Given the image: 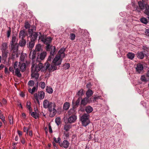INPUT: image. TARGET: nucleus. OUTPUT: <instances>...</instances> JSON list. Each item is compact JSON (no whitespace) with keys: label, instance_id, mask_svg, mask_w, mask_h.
<instances>
[{"label":"nucleus","instance_id":"4","mask_svg":"<svg viewBox=\"0 0 149 149\" xmlns=\"http://www.w3.org/2000/svg\"><path fill=\"white\" fill-rule=\"evenodd\" d=\"M17 40L16 39V36L14 35L13 36L9 47H10L11 50H12L14 52H17L18 49V45L17 43Z\"/></svg>","mask_w":149,"mask_h":149},{"label":"nucleus","instance_id":"2","mask_svg":"<svg viewBox=\"0 0 149 149\" xmlns=\"http://www.w3.org/2000/svg\"><path fill=\"white\" fill-rule=\"evenodd\" d=\"M18 64L17 61L15 62L14 65L13 67L15 70V74L18 77H20L21 76V74L20 72V70L21 72H24L26 67V64L24 63H22L19 62Z\"/></svg>","mask_w":149,"mask_h":149},{"label":"nucleus","instance_id":"26","mask_svg":"<svg viewBox=\"0 0 149 149\" xmlns=\"http://www.w3.org/2000/svg\"><path fill=\"white\" fill-rule=\"evenodd\" d=\"M84 94V92L82 89H80L77 93V95L79 97L82 96Z\"/></svg>","mask_w":149,"mask_h":149},{"label":"nucleus","instance_id":"47","mask_svg":"<svg viewBox=\"0 0 149 149\" xmlns=\"http://www.w3.org/2000/svg\"><path fill=\"white\" fill-rule=\"evenodd\" d=\"M70 39L73 40L75 39V35L74 34L71 33L70 35Z\"/></svg>","mask_w":149,"mask_h":149},{"label":"nucleus","instance_id":"54","mask_svg":"<svg viewBox=\"0 0 149 149\" xmlns=\"http://www.w3.org/2000/svg\"><path fill=\"white\" fill-rule=\"evenodd\" d=\"M5 73L6 74H9V73L8 69L7 68H5Z\"/></svg>","mask_w":149,"mask_h":149},{"label":"nucleus","instance_id":"61","mask_svg":"<svg viewBox=\"0 0 149 149\" xmlns=\"http://www.w3.org/2000/svg\"><path fill=\"white\" fill-rule=\"evenodd\" d=\"M47 45L46 47V49L47 50H48L50 48V46L49 44Z\"/></svg>","mask_w":149,"mask_h":149},{"label":"nucleus","instance_id":"34","mask_svg":"<svg viewBox=\"0 0 149 149\" xmlns=\"http://www.w3.org/2000/svg\"><path fill=\"white\" fill-rule=\"evenodd\" d=\"M31 115L35 119H37L38 117V114L36 112H32L31 113Z\"/></svg>","mask_w":149,"mask_h":149},{"label":"nucleus","instance_id":"55","mask_svg":"<svg viewBox=\"0 0 149 149\" xmlns=\"http://www.w3.org/2000/svg\"><path fill=\"white\" fill-rule=\"evenodd\" d=\"M79 102H80V99H79V98L78 99H77V100L76 101V103H75L76 105H77V106L79 104Z\"/></svg>","mask_w":149,"mask_h":149},{"label":"nucleus","instance_id":"22","mask_svg":"<svg viewBox=\"0 0 149 149\" xmlns=\"http://www.w3.org/2000/svg\"><path fill=\"white\" fill-rule=\"evenodd\" d=\"M1 51L7 49L6 43L4 42L2 43L1 47Z\"/></svg>","mask_w":149,"mask_h":149},{"label":"nucleus","instance_id":"18","mask_svg":"<svg viewBox=\"0 0 149 149\" xmlns=\"http://www.w3.org/2000/svg\"><path fill=\"white\" fill-rule=\"evenodd\" d=\"M38 36V34L36 32H34L31 36V41H34L37 38Z\"/></svg>","mask_w":149,"mask_h":149},{"label":"nucleus","instance_id":"39","mask_svg":"<svg viewBox=\"0 0 149 149\" xmlns=\"http://www.w3.org/2000/svg\"><path fill=\"white\" fill-rule=\"evenodd\" d=\"M39 85L42 89H44L45 87V84L44 82H41L40 83Z\"/></svg>","mask_w":149,"mask_h":149},{"label":"nucleus","instance_id":"64","mask_svg":"<svg viewBox=\"0 0 149 149\" xmlns=\"http://www.w3.org/2000/svg\"><path fill=\"white\" fill-rule=\"evenodd\" d=\"M18 133L20 136L22 135V133L21 131H18Z\"/></svg>","mask_w":149,"mask_h":149},{"label":"nucleus","instance_id":"29","mask_svg":"<svg viewBox=\"0 0 149 149\" xmlns=\"http://www.w3.org/2000/svg\"><path fill=\"white\" fill-rule=\"evenodd\" d=\"M37 89L35 87H33L32 89H31V88H29L28 89L29 92L31 94H33V93H34L35 91H37Z\"/></svg>","mask_w":149,"mask_h":149},{"label":"nucleus","instance_id":"53","mask_svg":"<svg viewBox=\"0 0 149 149\" xmlns=\"http://www.w3.org/2000/svg\"><path fill=\"white\" fill-rule=\"evenodd\" d=\"M10 29L8 30L7 32V35L8 38H9L10 36Z\"/></svg>","mask_w":149,"mask_h":149},{"label":"nucleus","instance_id":"31","mask_svg":"<svg viewBox=\"0 0 149 149\" xmlns=\"http://www.w3.org/2000/svg\"><path fill=\"white\" fill-rule=\"evenodd\" d=\"M8 50L6 49L5 50L2 51L3 56L5 57H7L8 53Z\"/></svg>","mask_w":149,"mask_h":149},{"label":"nucleus","instance_id":"14","mask_svg":"<svg viewBox=\"0 0 149 149\" xmlns=\"http://www.w3.org/2000/svg\"><path fill=\"white\" fill-rule=\"evenodd\" d=\"M143 65L140 63L137 64L136 69L137 72L140 73L143 70Z\"/></svg>","mask_w":149,"mask_h":149},{"label":"nucleus","instance_id":"63","mask_svg":"<svg viewBox=\"0 0 149 149\" xmlns=\"http://www.w3.org/2000/svg\"><path fill=\"white\" fill-rule=\"evenodd\" d=\"M54 56H53L52 55H51L49 56L48 58V61H50L52 58H53Z\"/></svg>","mask_w":149,"mask_h":149},{"label":"nucleus","instance_id":"49","mask_svg":"<svg viewBox=\"0 0 149 149\" xmlns=\"http://www.w3.org/2000/svg\"><path fill=\"white\" fill-rule=\"evenodd\" d=\"M30 25L27 22H25V27L26 29H28L30 28Z\"/></svg>","mask_w":149,"mask_h":149},{"label":"nucleus","instance_id":"8","mask_svg":"<svg viewBox=\"0 0 149 149\" xmlns=\"http://www.w3.org/2000/svg\"><path fill=\"white\" fill-rule=\"evenodd\" d=\"M46 54V52H43L39 55H38L37 57L36 61L38 62H41L42 60H43L45 59Z\"/></svg>","mask_w":149,"mask_h":149},{"label":"nucleus","instance_id":"6","mask_svg":"<svg viewBox=\"0 0 149 149\" xmlns=\"http://www.w3.org/2000/svg\"><path fill=\"white\" fill-rule=\"evenodd\" d=\"M35 62L33 61L32 63L31 68H33L36 71L38 72L41 70L42 71H44L45 70V67L43 66L42 63H39L38 65H36L35 67Z\"/></svg>","mask_w":149,"mask_h":149},{"label":"nucleus","instance_id":"9","mask_svg":"<svg viewBox=\"0 0 149 149\" xmlns=\"http://www.w3.org/2000/svg\"><path fill=\"white\" fill-rule=\"evenodd\" d=\"M31 74L32 77L35 78L36 79H37L39 77V74L38 71L35 70L33 68H31Z\"/></svg>","mask_w":149,"mask_h":149},{"label":"nucleus","instance_id":"57","mask_svg":"<svg viewBox=\"0 0 149 149\" xmlns=\"http://www.w3.org/2000/svg\"><path fill=\"white\" fill-rule=\"evenodd\" d=\"M9 70L10 72H12L13 73H14V72L13 68V67H10L9 68Z\"/></svg>","mask_w":149,"mask_h":149},{"label":"nucleus","instance_id":"5","mask_svg":"<svg viewBox=\"0 0 149 149\" xmlns=\"http://www.w3.org/2000/svg\"><path fill=\"white\" fill-rule=\"evenodd\" d=\"M80 119L82 125L85 127H86L90 123L89 115L88 114H83L81 117Z\"/></svg>","mask_w":149,"mask_h":149},{"label":"nucleus","instance_id":"17","mask_svg":"<svg viewBox=\"0 0 149 149\" xmlns=\"http://www.w3.org/2000/svg\"><path fill=\"white\" fill-rule=\"evenodd\" d=\"M26 35L25 31L24 30H21L19 33V37L21 39L24 38Z\"/></svg>","mask_w":149,"mask_h":149},{"label":"nucleus","instance_id":"36","mask_svg":"<svg viewBox=\"0 0 149 149\" xmlns=\"http://www.w3.org/2000/svg\"><path fill=\"white\" fill-rule=\"evenodd\" d=\"M36 51H40L41 50V46L40 44L37 45L36 47Z\"/></svg>","mask_w":149,"mask_h":149},{"label":"nucleus","instance_id":"35","mask_svg":"<svg viewBox=\"0 0 149 149\" xmlns=\"http://www.w3.org/2000/svg\"><path fill=\"white\" fill-rule=\"evenodd\" d=\"M71 126L70 125H65L64 127V129L66 132L68 131L71 128Z\"/></svg>","mask_w":149,"mask_h":149},{"label":"nucleus","instance_id":"40","mask_svg":"<svg viewBox=\"0 0 149 149\" xmlns=\"http://www.w3.org/2000/svg\"><path fill=\"white\" fill-rule=\"evenodd\" d=\"M140 21L142 23H144L145 24H146L148 23L147 19L144 17L141 18Z\"/></svg>","mask_w":149,"mask_h":149},{"label":"nucleus","instance_id":"11","mask_svg":"<svg viewBox=\"0 0 149 149\" xmlns=\"http://www.w3.org/2000/svg\"><path fill=\"white\" fill-rule=\"evenodd\" d=\"M92 98H91V99ZM89 102L91 103L92 102V100H90L89 101H88V99L87 97H86L83 98L81 101V104L83 106H85L86 105L87 103Z\"/></svg>","mask_w":149,"mask_h":149},{"label":"nucleus","instance_id":"33","mask_svg":"<svg viewBox=\"0 0 149 149\" xmlns=\"http://www.w3.org/2000/svg\"><path fill=\"white\" fill-rule=\"evenodd\" d=\"M145 8L144 13L148 16H149V6H146Z\"/></svg>","mask_w":149,"mask_h":149},{"label":"nucleus","instance_id":"19","mask_svg":"<svg viewBox=\"0 0 149 149\" xmlns=\"http://www.w3.org/2000/svg\"><path fill=\"white\" fill-rule=\"evenodd\" d=\"M39 98L41 100L43 99L45 96V94L43 91H41L38 92Z\"/></svg>","mask_w":149,"mask_h":149},{"label":"nucleus","instance_id":"23","mask_svg":"<svg viewBox=\"0 0 149 149\" xmlns=\"http://www.w3.org/2000/svg\"><path fill=\"white\" fill-rule=\"evenodd\" d=\"M93 94V92L91 90H88L87 91L86 93V95L87 98H88L91 96Z\"/></svg>","mask_w":149,"mask_h":149},{"label":"nucleus","instance_id":"3","mask_svg":"<svg viewBox=\"0 0 149 149\" xmlns=\"http://www.w3.org/2000/svg\"><path fill=\"white\" fill-rule=\"evenodd\" d=\"M65 49L61 48L59 51L58 54L55 56L53 61V63L55 65H58L61 63L62 60L65 56V54L64 52Z\"/></svg>","mask_w":149,"mask_h":149},{"label":"nucleus","instance_id":"46","mask_svg":"<svg viewBox=\"0 0 149 149\" xmlns=\"http://www.w3.org/2000/svg\"><path fill=\"white\" fill-rule=\"evenodd\" d=\"M63 66L65 69H68L70 67V64L68 63H65L64 64Z\"/></svg>","mask_w":149,"mask_h":149},{"label":"nucleus","instance_id":"7","mask_svg":"<svg viewBox=\"0 0 149 149\" xmlns=\"http://www.w3.org/2000/svg\"><path fill=\"white\" fill-rule=\"evenodd\" d=\"M46 67L45 70H48L49 72H52L57 69V67L55 65H50L49 63H46L45 64Z\"/></svg>","mask_w":149,"mask_h":149},{"label":"nucleus","instance_id":"41","mask_svg":"<svg viewBox=\"0 0 149 149\" xmlns=\"http://www.w3.org/2000/svg\"><path fill=\"white\" fill-rule=\"evenodd\" d=\"M64 139H67L69 138V135L68 132H64Z\"/></svg>","mask_w":149,"mask_h":149},{"label":"nucleus","instance_id":"56","mask_svg":"<svg viewBox=\"0 0 149 149\" xmlns=\"http://www.w3.org/2000/svg\"><path fill=\"white\" fill-rule=\"evenodd\" d=\"M145 33L147 36H149V29H146Z\"/></svg>","mask_w":149,"mask_h":149},{"label":"nucleus","instance_id":"10","mask_svg":"<svg viewBox=\"0 0 149 149\" xmlns=\"http://www.w3.org/2000/svg\"><path fill=\"white\" fill-rule=\"evenodd\" d=\"M52 38L50 37H42L41 39V41L46 44H49L51 42Z\"/></svg>","mask_w":149,"mask_h":149},{"label":"nucleus","instance_id":"30","mask_svg":"<svg viewBox=\"0 0 149 149\" xmlns=\"http://www.w3.org/2000/svg\"><path fill=\"white\" fill-rule=\"evenodd\" d=\"M27 45H28L27 46H28L29 49H31L34 46V43L33 41H31V42H29V45H28V44Z\"/></svg>","mask_w":149,"mask_h":149},{"label":"nucleus","instance_id":"45","mask_svg":"<svg viewBox=\"0 0 149 149\" xmlns=\"http://www.w3.org/2000/svg\"><path fill=\"white\" fill-rule=\"evenodd\" d=\"M53 139L54 141L56 143H59V144H60V141L61 140V139L60 138V137H58L57 139L56 138L54 137Z\"/></svg>","mask_w":149,"mask_h":149},{"label":"nucleus","instance_id":"44","mask_svg":"<svg viewBox=\"0 0 149 149\" xmlns=\"http://www.w3.org/2000/svg\"><path fill=\"white\" fill-rule=\"evenodd\" d=\"M25 55L22 54L20 56V60L22 61H23L26 58Z\"/></svg>","mask_w":149,"mask_h":149},{"label":"nucleus","instance_id":"60","mask_svg":"<svg viewBox=\"0 0 149 149\" xmlns=\"http://www.w3.org/2000/svg\"><path fill=\"white\" fill-rule=\"evenodd\" d=\"M23 129L24 132H26V133H28V129L26 127H24L23 128Z\"/></svg>","mask_w":149,"mask_h":149},{"label":"nucleus","instance_id":"51","mask_svg":"<svg viewBox=\"0 0 149 149\" xmlns=\"http://www.w3.org/2000/svg\"><path fill=\"white\" fill-rule=\"evenodd\" d=\"M7 103L6 100L5 99L3 98L2 101V103L3 105H6Z\"/></svg>","mask_w":149,"mask_h":149},{"label":"nucleus","instance_id":"13","mask_svg":"<svg viewBox=\"0 0 149 149\" xmlns=\"http://www.w3.org/2000/svg\"><path fill=\"white\" fill-rule=\"evenodd\" d=\"M70 145V143L69 142L66 140H64L62 143L60 144L61 147H62L65 148H67Z\"/></svg>","mask_w":149,"mask_h":149},{"label":"nucleus","instance_id":"48","mask_svg":"<svg viewBox=\"0 0 149 149\" xmlns=\"http://www.w3.org/2000/svg\"><path fill=\"white\" fill-rule=\"evenodd\" d=\"M34 82L32 80H30L28 82V85L30 86H32L34 85Z\"/></svg>","mask_w":149,"mask_h":149},{"label":"nucleus","instance_id":"27","mask_svg":"<svg viewBox=\"0 0 149 149\" xmlns=\"http://www.w3.org/2000/svg\"><path fill=\"white\" fill-rule=\"evenodd\" d=\"M26 44V41L24 39V38L22 39V40L19 42V46L21 47L24 46Z\"/></svg>","mask_w":149,"mask_h":149},{"label":"nucleus","instance_id":"16","mask_svg":"<svg viewBox=\"0 0 149 149\" xmlns=\"http://www.w3.org/2000/svg\"><path fill=\"white\" fill-rule=\"evenodd\" d=\"M36 51L35 50L33 51H31L29 54V57L33 61V59L35 58L36 55Z\"/></svg>","mask_w":149,"mask_h":149},{"label":"nucleus","instance_id":"24","mask_svg":"<svg viewBox=\"0 0 149 149\" xmlns=\"http://www.w3.org/2000/svg\"><path fill=\"white\" fill-rule=\"evenodd\" d=\"M70 107V104L69 102H66L64 103L63 106V108L64 110H68Z\"/></svg>","mask_w":149,"mask_h":149},{"label":"nucleus","instance_id":"20","mask_svg":"<svg viewBox=\"0 0 149 149\" xmlns=\"http://www.w3.org/2000/svg\"><path fill=\"white\" fill-rule=\"evenodd\" d=\"M137 56L138 58L143 59L144 57V55L142 52H138L137 54Z\"/></svg>","mask_w":149,"mask_h":149},{"label":"nucleus","instance_id":"62","mask_svg":"<svg viewBox=\"0 0 149 149\" xmlns=\"http://www.w3.org/2000/svg\"><path fill=\"white\" fill-rule=\"evenodd\" d=\"M32 30L33 32L34 31H36V27L35 26H33L32 27L31 29Z\"/></svg>","mask_w":149,"mask_h":149},{"label":"nucleus","instance_id":"12","mask_svg":"<svg viewBox=\"0 0 149 149\" xmlns=\"http://www.w3.org/2000/svg\"><path fill=\"white\" fill-rule=\"evenodd\" d=\"M77 116L75 115H72L68 118V122L70 123H74L77 119Z\"/></svg>","mask_w":149,"mask_h":149},{"label":"nucleus","instance_id":"38","mask_svg":"<svg viewBox=\"0 0 149 149\" xmlns=\"http://www.w3.org/2000/svg\"><path fill=\"white\" fill-rule=\"evenodd\" d=\"M55 122L57 125H59L61 123V118L60 117L56 118L55 119Z\"/></svg>","mask_w":149,"mask_h":149},{"label":"nucleus","instance_id":"25","mask_svg":"<svg viewBox=\"0 0 149 149\" xmlns=\"http://www.w3.org/2000/svg\"><path fill=\"white\" fill-rule=\"evenodd\" d=\"M46 91L49 94H52L53 92V90L52 88L50 86H47L46 88Z\"/></svg>","mask_w":149,"mask_h":149},{"label":"nucleus","instance_id":"32","mask_svg":"<svg viewBox=\"0 0 149 149\" xmlns=\"http://www.w3.org/2000/svg\"><path fill=\"white\" fill-rule=\"evenodd\" d=\"M56 48L55 47H52L51 51L50 52V55H52L53 56H54V54H55Z\"/></svg>","mask_w":149,"mask_h":149},{"label":"nucleus","instance_id":"43","mask_svg":"<svg viewBox=\"0 0 149 149\" xmlns=\"http://www.w3.org/2000/svg\"><path fill=\"white\" fill-rule=\"evenodd\" d=\"M26 107L29 110L30 112L32 110L31 109L30 106V102H27L26 103Z\"/></svg>","mask_w":149,"mask_h":149},{"label":"nucleus","instance_id":"21","mask_svg":"<svg viewBox=\"0 0 149 149\" xmlns=\"http://www.w3.org/2000/svg\"><path fill=\"white\" fill-rule=\"evenodd\" d=\"M93 111V108L90 106H87L85 108V111L88 113H91Z\"/></svg>","mask_w":149,"mask_h":149},{"label":"nucleus","instance_id":"59","mask_svg":"<svg viewBox=\"0 0 149 149\" xmlns=\"http://www.w3.org/2000/svg\"><path fill=\"white\" fill-rule=\"evenodd\" d=\"M0 119H1L2 121L4 123H5V117L4 116H2L0 118Z\"/></svg>","mask_w":149,"mask_h":149},{"label":"nucleus","instance_id":"58","mask_svg":"<svg viewBox=\"0 0 149 149\" xmlns=\"http://www.w3.org/2000/svg\"><path fill=\"white\" fill-rule=\"evenodd\" d=\"M100 98L99 97H94L93 98V102H94L96 99H98Z\"/></svg>","mask_w":149,"mask_h":149},{"label":"nucleus","instance_id":"50","mask_svg":"<svg viewBox=\"0 0 149 149\" xmlns=\"http://www.w3.org/2000/svg\"><path fill=\"white\" fill-rule=\"evenodd\" d=\"M49 132L51 133L52 132V128L51 126L49 124Z\"/></svg>","mask_w":149,"mask_h":149},{"label":"nucleus","instance_id":"1","mask_svg":"<svg viewBox=\"0 0 149 149\" xmlns=\"http://www.w3.org/2000/svg\"><path fill=\"white\" fill-rule=\"evenodd\" d=\"M56 104L55 103L47 100H45L43 102V107L45 109H48L50 113L49 115L51 117H53L56 113Z\"/></svg>","mask_w":149,"mask_h":149},{"label":"nucleus","instance_id":"37","mask_svg":"<svg viewBox=\"0 0 149 149\" xmlns=\"http://www.w3.org/2000/svg\"><path fill=\"white\" fill-rule=\"evenodd\" d=\"M141 79L142 81L143 82H146L148 81V80L144 75H143L141 76Z\"/></svg>","mask_w":149,"mask_h":149},{"label":"nucleus","instance_id":"28","mask_svg":"<svg viewBox=\"0 0 149 149\" xmlns=\"http://www.w3.org/2000/svg\"><path fill=\"white\" fill-rule=\"evenodd\" d=\"M127 56L128 58L132 60L134 58L135 55L133 53L130 52L127 54Z\"/></svg>","mask_w":149,"mask_h":149},{"label":"nucleus","instance_id":"15","mask_svg":"<svg viewBox=\"0 0 149 149\" xmlns=\"http://www.w3.org/2000/svg\"><path fill=\"white\" fill-rule=\"evenodd\" d=\"M138 4L139 6V7L140 8L139 9L138 8H136V10L138 12H140V9L143 10L144 9L145 7L143 3L141 1H139L138 2Z\"/></svg>","mask_w":149,"mask_h":149},{"label":"nucleus","instance_id":"52","mask_svg":"<svg viewBox=\"0 0 149 149\" xmlns=\"http://www.w3.org/2000/svg\"><path fill=\"white\" fill-rule=\"evenodd\" d=\"M34 97L35 99H38L39 97L38 96V93L37 94V93H35L34 95Z\"/></svg>","mask_w":149,"mask_h":149},{"label":"nucleus","instance_id":"42","mask_svg":"<svg viewBox=\"0 0 149 149\" xmlns=\"http://www.w3.org/2000/svg\"><path fill=\"white\" fill-rule=\"evenodd\" d=\"M8 119L10 123L11 124H13V121L12 116L11 115H9L8 116Z\"/></svg>","mask_w":149,"mask_h":149}]
</instances>
